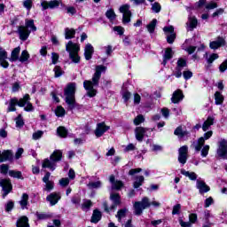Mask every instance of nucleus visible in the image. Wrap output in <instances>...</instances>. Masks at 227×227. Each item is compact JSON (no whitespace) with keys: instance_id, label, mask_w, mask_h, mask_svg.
<instances>
[{"instance_id":"f257e3e1","label":"nucleus","mask_w":227,"mask_h":227,"mask_svg":"<svg viewBox=\"0 0 227 227\" xmlns=\"http://www.w3.org/2000/svg\"><path fill=\"white\" fill-rule=\"evenodd\" d=\"M107 70V67L104 65L96 66L95 73L92 76V81L85 80L83 82V88L86 91L90 90H93L94 86H98V82H100V77H102V74Z\"/></svg>"},{"instance_id":"f03ea898","label":"nucleus","mask_w":227,"mask_h":227,"mask_svg":"<svg viewBox=\"0 0 227 227\" xmlns=\"http://www.w3.org/2000/svg\"><path fill=\"white\" fill-rule=\"evenodd\" d=\"M76 83L75 82H69L64 89V95L66 97L65 102L69 106L70 109H75V91Z\"/></svg>"},{"instance_id":"7ed1b4c3","label":"nucleus","mask_w":227,"mask_h":227,"mask_svg":"<svg viewBox=\"0 0 227 227\" xmlns=\"http://www.w3.org/2000/svg\"><path fill=\"white\" fill-rule=\"evenodd\" d=\"M29 101H31V96H29V94H25L23 98L20 99L17 97L11 98L9 100L7 113H15V111H17V106L19 107H26Z\"/></svg>"},{"instance_id":"20e7f679","label":"nucleus","mask_w":227,"mask_h":227,"mask_svg":"<svg viewBox=\"0 0 227 227\" xmlns=\"http://www.w3.org/2000/svg\"><path fill=\"white\" fill-rule=\"evenodd\" d=\"M67 52L69 53V59L72 63L79 64L81 63V56H79V51H81V46L74 42L69 41L66 46Z\"/></svg>"},{"instance_id":"39448f33","label":"nucleus","mask_w":227,"mask_h":227,"mask_svg":"<svg viewBox=\"0 0 227 227\" xmlns=\"http://www.w3.org/2000/svg\"><path fill=\"white\" fill-rule=\"evenodd\" d=\"M110 200L113 201L110 207L107 201L103 202V208L106 214H109L111 210H114L119 205H121V196H120V193H111Z\"/></svg>"},{"instance_id":"423d86ee","label":"nucleus","mask_w":227,"mask_h":227,"mask_svg":"<svg viewBox=\"0 0 227 227\" xmlns=\"http://www.w3.org/2000/svg\"><path fill=\"white\" fill-rule=\"evenodd\" d=\"M0 187H2L3 194L2 198L4 200L12 191H13V184H12V179L4 178L0 180Z\"/></svg>"},{"instance_id":"0eeeda50","label":"nucleus","mask_w":227,"mask_h":227,"mask_svg":"<svg viewBox=\"0 0 227 227\" xmlns=\"http://www.w3.org/2000/svg\"><path fill=\"white\" fill-rule=\"evenodd\" d=\"M189 157V146L183 145L178 149V158L177 160L182 166L187 164V159Z\"/></svg>"},{"instance_id":"6e6552de","label":"nucleus","mask_w":227,"mask_h":227,"mask_svg":"<svg viewBox=\"0 0 227 227\" xmlns=\"http://www.w3.org/2000/svg\"><path fill=\"white\" fill-rule=\"evenodd\" d=\"M51 172H46L44 176L43 177V182L45 184L43 191L45 192H51L54 189V181H50Z\"/></svg>"},{"instance_id":"1a4fd4ad","label":"nucleus","mask_w":227,"mask_h":227,"mask_svg":"<svg viewBox=\"0 0 227 227\" xmlns=\"http://www.w3.org/2000/svg\"><path fill=\"white\" fill-rule=\"evenodd\" d=\"M13 151L7 149L0 151V164L3 162H13Z\"/></svg>"},{"instance_id":"9d476101","label":"nucleus","mask_w":227,"mask_h":227,"mask_svg":"<svg viewBox=\"0 0 227 227\" xmlns=\"http://www.w3.org/2000/svg\"><path fill=\"white\" fill-rule=\"evenodd\" d=\"M110 127L106 125V122H99L97 124V128L94 131V134L96 136V137H102V136H104V134H106V132H107V130H109Z\"/></svg>"},{"instance_id":"9b49d317","label":"nucleus","mask_w":227,"mask_h":227,"mask_svg":"<svg viewBox=\"0 0 227 227\" xmlns=\"http://www.w3.org/2000/svg\"><path fill=\"white\" fill-rule=\"evenodd\" d=\"M18 34L20 40H21V42H26V40H27L31 35V30H29V28H26V27L23 25L18 26Z\"/></svg>"},{"instance_id":"f8f14e48","label":"nucleus","mask_w":227,"mask_h":227,"mask_svg":"<svg viewBox=\"0 0 227 227\" xmlns=\"http://www.w3.org/2000/svg\"><path fill=\"white\" fill-rule=\"evenodd\" d=\"M61 200V192H51L46 197V201H49L51 207L58 205V202Z\"/></svg>"},{"instance_id":"ddd939ff","label":"nucleus","mask_w":227,"mask_h":227,"mask_svg":"<svg viewBox=\"0 0 227 227\" xmlns=\"http://www.w3.org/2000/svg\"><path fill=\"white\" fill-rule=\"evenodd\" d=\"M147 131H148V128L137 127L135 129V136H136L137 141H138L139 143H143V140L145 139V136Z\"/></svg>"},{"instance_id":"4468645a","label":"nucleus","mask_w":227,"mask_h":227,"mask_svg":"<svg viewBox=\"0 0 227 227\" xmlns=\"http://www.w3.org/2000/svg\"><path fill=\"white\" fill-rule=\"evenodd\" d=\"M217 155L223 160H227V142L226 140H223L220 143L219 149L217 150Z\"/></svg>"},{"instance_id":"2eb2a0df","label":"nucleus","mask_w":227,"mask_h":227,"mask_svg":"<svg viewBox=\"0 0 227 227\" xmlns=\"http://www.w3.org/2000/svg\"><path fill=\"white\" fill-rule=\"evenodd\" d=\"M41 6L43 7V10H54V8L59 7V1L58 0H52V1H43L41 3Z\"/></svg>"},{"instance_id":"dca6fc26","label":"nucleus","mask_w":227,"mask_h":227,"mask_svg":"<svg viewBox=\"0 0 227 227\" xmlns=\"http://www.w3.org/2000/svg\"><path fill=\"white\" fill-rule=\"evenodd\" d=\"M184 91L182 90L177 89L176 91H174L172 98H171V102L172 104H179L180 101L184 100Z\"/></svg>"},{"instance_id":"f3484780","label":"nucleus","mask_w":227,"mask_h":227,"mask_svg":"<svg viewBox=\"0 0 227 227\" xmlns=\"http://www.w3.org/2000/svg\"><path fill=\"white\" fill-rule=\"evenodd\" d=\"M197 189H199L200 194H205L206 192H209L210 186L203 180H197Z\"/></svg>"},{"instance_id":"a211bd4d","label":"nucleus","mask_w":227,"mask_h":227,"mask_svg":"<svg viewBox=\"0 0 227 227\" xmlns=\"http://www.w3.org/2000/svg\"><path fill=\"white\" fill-rule=\"evenodd\" d=\"M94 52H95V48H93V45H91V43H87L84 49V58L86 61H90V59L93 58Z\"/></svg>"},{"instance_id":"6ab92c4d","label":"nucleus","mask_w":227,"mask_h":227,"mask_svg":"<svg viewBox=\"0 0 227 227\" xmlns=\"http://www.w3.org/2000/svg\"><path fill=\"white\" fill-rule=\"evenodd\" d=\"M100 221H102V211L98 208H96L93 210L90 223H92L93 224H98V223H100Z\"/></svg>"},{"instance_id":"aec40b11","label":"nucleus","mask_w":227,"mask_h":227,"mask_svg":"<svg viewBox=\"0 0 227 227\" xmlns=\"http://www.w3.org/2000/svg\"><path fill=\"white\" fill-rule=\"evenodd\" d=\"M20 56V46L14 48L11 52V58H9V61L11 63H15V61H19Z\"/></svg>"},{"instance_id":"412c9836","label":"nucleus","mask_w":227,"mask_h":227,"mask_svg":"<svg viewBox=\"0 0 227 227\" xmlns=\"http://www.w3.org/2000/svg\"><path fill=\"white\" fill-rule=\"evenodd\" d=\"M42 168L43 169H50L51 171H54L56 169V163L51 160H49V158H46L43 160L42 163Z\"/></svg>"},{"instance_id":"4be33fe9","label":"nucleus","mask_w":227,"mask_h":227,"mask_svg":"<svg viewBox=\"0 0 227 227\" xmlns=\"http://www.w3.org/2000/svg\"><path fill=\"white\" fill-rule=\"evenodd\" d=\"M63 159V153L59 150H55L50 156V160H52L56 164V162H59Z\"/></svg>"},{"instance_id":"5701e85b","label":"nucleus","mask_w":227,"mask_h":227,"mask_svg":"<svg viewBox=\"0 0 227 227\" xmlns=\"http://www.w3.org/2000/svg\"><path fill=\"white\" fill-rule=\"evenodd\" d=\"M16 227H30L29 218L26 215L20 216L16 222Z\"/></svg>"},{"instance_id":"b1692460","label":"nucleus","mask_w":227,"mask_h":227,"mask_svg":"<svg viewBox=\"0 0 227 227\" xmlns=\"http://www.w3.org/2000/svg\"><path fill=\"white\" fill-rule=\"evenodd\" d=\"M212 125H214V117L208 116L207 119L203 122V125H202L203 132H207V130H208V129H210Z\"/></svg>"},{"instance_id":"393cba45","label":"nucleus","mask_w":227,"mask_h":227,"mask_svg":"<svg viewBox=\"0 0 227 227\" xmlns=\"http://www.w3.org/2000/svg\"><path fill=\"white\" fill-rule=\"evenodd\" d=\"M57 134L59 137L66 138L68 137V129L65 126H59L57 129Z\"/></svg>"},{"instance_id":"a878e982","label":"nucleus","mask_w":227,"mask_h":227,"mask_svg":"<svg viewBox=\"0 0 227 227\" xmlns=\"http://www.w3.org/2000/svg\"><path fill=\"white\" fill-rule=\"evenodd\" d=\"M65 38L66 40H72V38H75V29L66 27Z\"/></svg>"},{"instance_id":"bb28decb","label":"nucleus","mask_w":227,"mask_h":227,"mask_svg":"<svg viewBox=\"0 0 227 227\" xmlns=\"http://www.w3.org/2000/svg\"><path fill=\"white\" fill-rule=\"evenodd\" d=\"M24 27L26 29H31V31H36V26H35V20H29L26 19L25 20V26Z\"/></svg>"},{"instance_id":"cd10ccee","label":"nucleus","mask_w":227,"mask_h":227,"mask_svg":"<svg viewBox=\"0 0 227 227\" xmlns=\"http://www.w3.org/2000/svg\"><path fill=\"white\" fill-rule=\"evenodd\" d=\"M223 102H224V96L219 91L215 93V106H222Z\"/></svg>"},{"instance_id":"c85d7f7f","label":"nucleus","mask_w":227,"mask_h":227,"mask_svg":"<svg viewBox=\"0 0 227 227\" xmlns=\"http://www.w3.org/2000/svg\"><path fill=\"white\" fill-rule=\"evenodd\" d=\"M134 209H135V215H141L143 214V210H145V208L143 207V205L141 204V201L135 202Z\"/></svg>"},{"instance_id":"c756f323","label":"nucleus","mask_w":227,"mask_h":227,"mask_svg":"<svg viewBox=\"0 0 227 227\" xmlns=\"http://www.w3.org/2000/svg\"><path fill=\"white\" fill-rule=\"evenodd\" d=\"M28 201H29V195L27 193H23L21 197V200L20 201L22 210H24V208L27 207Z\"/></svg>"},{"instance_id":"7c9ffc66","label":"nucleus","mask_w":227,"mask_h":227,"mask_svg":"<svg viewBox=\"0 0 227 227\" xmlns=\"http://www.w3.org/2000/svg\"><path fill=\"white\" fill-rule=\"evenodd\" d=\"M29 58H31L29 52L27 51V50H24L21 51L19 61H20V63H26V61L29 60Z\"/></svg>"},{"instance_id":"2f4dec72","label":"nucleus","mask_w":227,"mask_h":227,"mask_svg":"<svg viewBox=\"0 0 227 227\" xmlns=\"http://www.w3.org/2000/svg\"><path fill=\"white\" fill-rule=\"evenodd\" d=\"M147 31L151 34L155 33V27H157V19H153L147 26Z\"/></svg>"},{"instance_id":"473e14b6","label":"nucleus","mask_w":227,"mask_h":227,"mask_svg":"<svg viewBox=\"0 0 227 227\" xmlns=\"http://www.w3.org/2000/svg\"><path fill=\"white\" fill-rule=\"evenodd\" d=\"M9 176H12V178H18L19 180H24L21 171L9 170Z\"/></svg>"},{"instance_id":"72a5a7b5","label":"nucleus","mask_w":227,"mask_h":227,"mask_svg":"<svg viewBox=\"0 0 227 227\" xmlns=\"http://www.w3.org/2000/svg\"><path fill=\"white\" fill-rule=\"evenodd\" d=\"M66 114L67 111L61 106H57V108L55 109V114L58 118H63V116H65Z\"/></svg>"},{"instance_id":"f704fd0d","label":"nucleus","mask_w":227,"mask_h":227,"mask_svg":"<svg viewBox=\"0 0 227 227\" xmlns=\"http://www.w3.org/2000/svg\"><path fill=\"white\" fill-rule=\"evenodd\" d=\"M205 138L203 137H200L197 140V145L195 146L196 152H201V148L205 146Z\"/></svg>"},{"instance_id":"c9c22d12","label":"nucleus","mask_w":227,"mask_h":227,"mask_svg":"<svg viewBox=\"0 0 227 227\" xmlns=\"http://www.w3.org/2000/svg\"><path fill=\"white\" fill-rule=\"evenodd\" d=\"M189 27L191 29V31H192V29H196V27H198V19L196 17H192L189 18Z\"/></svg>"},{"instance_id":"e433bc0d","label":"nucleus","mask_w":227,"mask_h":227,"mask_svg":"<svg viewBox=\"0 0 227 227\" xmlns=\"http://www.w3.org/2000/svg\"><path fill=\"white\" fill-rule=\"evenodd\" d=\"M186 67H187V59L184 58H179L176 67L181 68L182 70H184V68H185Z\"/></svg>"},{"instance_id":"4c0bfd02","label":"nucleus","mask_w":227,"mask_h":227,"mask_svg":"<svg viewBox=\"0 0 227 227\" xmlns=\"http://www.w3.org/2000/svg\"><path fill=\"white\" fill-rule=\"evenodd\" d=\"M175 136H178L179 137H185L187 136V131H184L182 129V126H178L175 131H174Z\"/></svg>"},{"instance_id":"58836bf2","label":"nucleus","mask_w":227,"mask_h":227,"mask_svg":"<svg viewBox=\"0 0 227 227\" xmlns=\"http://www.w3.org/2000/svg\"><path fill=\"white\" fill-rule=\"evenodd\" d=\"M106 19H109L110 20H116V12H114V9H109L106 12Z\"/></svg>"},{"instance_id":"ea45409f","label":"nucleus","mask_w":227,"mask_h":227,"mask_svg":"<svg viewBox=\"0 0 227 227\" xmlns=\"http://www.w3.org/2000/svg\"><path fill=\"white\" fill-rule=\"evenodd\" d=\"M53 72H54V77L56 79H58V77H61V75H63V74H65V71H63V69H61V67L59 66H55L53 68Z\"/></svg>"},{"instance_id":"a19ab883","label":"nucleus","mask_w":227,"mask_h":227,"mask_svg":"<svg viewBox=\"0 0 227 227\" xmlns=\"http://www.w3.org/2000/svg\"><path fill=\"white\" fill-rule=\"evenodd\" d=\"M165 59H171L173 58V49L171 47H168L165 49V53L163 55Z\"/></svg>"},{"instance_id":"79ce46f5","label":"nucleus","mask_w":227,"mask_h":227,"mask_svg":"<svg viewBox=\"0 0 227 227\" xmlns=\"http://www.w3.org/2000/svg\"><path fill=\"white\" fill-rule=\"evenodd\" d=\"M130 17H132V12H128L122 15V24H129L130 22Z\"/></svg>"},{"instance_id":"37998d69","label":"nucleus","mask_w":227,"mask_h":227,"mask_svg":"<svg viewBox=\"0 0 227 227\" xmlns=\"http://www.w3.org/2000/svg\"><path fill=\"white\" fill-rule=\"evenodd\" d=\"M145 122V116L143 114H138L133 121L134 125H141Z\"/></svg>"},{"instance_id":"c03bdc74","label":"nucleus","mask_w":227,"mask_h":227,"mask_svg":"<svg viewBox=\"0 0 227 227\" xmlns=\"http://www.w3.org/2000/svg\"><path fill=\"white\" fill-rule=\"evenodd\" d=\"M10 165L8 164H2L0 165V173L2 175H8V173L10 174Z\"/></svg>"},{"instance_id":"a18cd8bd","label":"nucleus","mask_w":227,"mask_h":227,"mask_svg":"<svg viewBox=\"0 0 227 227\" xmlns=\"http://www.w3.org/2000/svg\"><path fill=\"white\" fill-rule=\"evenodd\" d=\"M16 127L21 129V127H24V119H22V114H18L16 117Z\"/></svg>"},{"instance_id":"49530a36","label":"nucleus","mask_w":227,"mask_h":227,"mask_svg":"<svg viewBox=\"0 0 227 227\" xmlns=\"http://www.w3.org/2000/svg\"><path fill=\"white\" fill-rule=\"evenodd\" d=\"M35 215L38 221H45V219H49V217H51V215L45 213H40V212H36Z\"/></svg>"},{"instance_id":"de8ad7c7","label":"nucleus","mask_w":227,"mask_h":227,"mask_svg":"<svg viewBox=\"0 0 227 227\" xmlns=\"http://www.w3.org/2000/svg\"><path fill=\"white\" fill-rule=\"evenodd\" d=\"M3 59H9L8 51H6V50H4V48L0 47V61Z\"/></svg>"},{"instance_id":"09e8293b","label":"nucleus","mask_w":227,"mask_h":227,"mask_svg":"<svg viewBox=\"0 0 227 227\" xmlns=\"http://www.w3.org/2000/svg\"><path fill=\"white\" fill-rule=\"evenodd\" d=\"M127 215V208L119 209L116 215L118 219H123Z\"/></svg>"},{"instance_id":"8fccbe9b","label":"nucleus","mask_w":227,"mask_h":227,"mask_svg":"<svg viewBox=\"0 0 227 227\" xmlns=\"http://www.w3.org/2000/svg\"><path fill=\"white\" fill-rule=\"evenodd\" d=\"M197 221H198V215L196 213H192L189 215L190 224H196Z\"/></svg>"},{"instance_id":"3c124183","label":"nucleus","mask_w":227,"mask_h":227,"mask_svg":"<svg viewBox=\"0 0 227 227\" xmlns=\"http://www.w3.org/2000/svg\"><path fill=\"white\" fill-rule=\"evenodd\" d=\"M180 210H182V205H175L172 209V215H178L180 214Z\"/></svg>"},{"instance_id":"603ef678","label":"nucleus","mask_w":227,"mask_h":227,"mask_svg":"<svg viewBox=\"0 0 227 227\" xmlns=\"http://www.w3.org/2000/svg\"><path fill=\"white\" fill-rule=\"evenodd\" d=\"M160 10H162V6L159 2H155L152 6V11L155 12V13H160Z\"/></svg>"},{"instance_id":"864d4df0","label":"nucleus","mask_w":227,"mask_h":227,"mask_svg":"<svg viewBox=\"0 0 227 227\" xmlns=\"http://www.w3.org/2000/svg\"><path fill=\"white\" fill-rule=\"evenodd\" d=\"M89 187H91V189H100V187H102V182L100 181L90 182Z\"/></svg>"},{"instance_id":"5fc2aeb1","label":"nucleus","mask_w":227,"mask_h":227,"mask_svg":"<svg viewBox=\"0 0 227 227\" xmlns=\"http://www.w3.org/2000/svg\"><path fill=\"white\" fill-rule=\"evenodd\" d=\"M215 59H219V54L217 53H212L209 58L207 59L208 65H212Z\"/></svg>"},{"instance_id":"6e6d98bb","label":"nucleus","mask_w":227,"mask_h":227,"mask_svg":"<svg viewBox=\"0 0 227 227\" xmlns=\"http://www.w3.org/2000/svg\"><path fill=\"white\" fill-rule=\"evenodd\" d=\"M119 12H121V13H129V12H130V5H129V4H123V5H121L120 8H119Z\"/></svg>"},{"instance_id":"4d7b16f0","label":"nucleus","mask_w":227,"mask_h":227,"mask_svg":"<svg viewBox=\"0 0 227 227\" xmlns=\"http://www.w3.org/2000/svg\"><path fill=\"white\" fill-rule=\"evenodd\" d=\"M14 207H15V202H13L12 200H9L7 202V205H5V212H12Z\"/></svg>"},{"instance_id":"13d9d810","label":"nucleus","mask_w":227,"mask_h":227,"mask_svg":"<svg viewBox=\"0 0 227 227\" xmlns=\"http://www.w3.org/2000/svg\"><path fill=\"white\" fill-rule=\"evenodd\" d=\"M42 136H43V131L37 130L33 133L32 137L35 141H38V139H40L42 137Z\"/></svg>"},{"instance_id":"bf43d9fd","label":"nucleus","mask_w":227,"mask_h":227,"mask_svg":"<svg viewBox=\"0 0 227 227\" xmlns=\"http://www.w3.org/2000/svg\"><path fill=\"white\" fill-rule=\"evenodd\" d=\"M200 150H201V157H207V155H208V152L210 151V145H206Z\"/></svg>"},{"instance_id":"052dcab7","label":"nucleus","mask_w":227,"mask_h":227,"mask_svg":"<svg viewBox=\"0 0 227 227\" xmlns=\"http://www.w3.org/2000/svg\"><path fill=\"white\" fill-rule=\"evenodd\" d=\"M59 60V54L56 52L51 53V63L52 65H58V61Z\"/></svg>"},{"instance_id":"680f3d73","label":"nucleus","mask_w":227,"mask_h":227,"mask_svg":"<svg viewBox=\"0 0 227 227\" xmlns=\"http://www.w3.org/2000/svg\"><path fill=\"white\" fill-rule=\"evenodd\" d=\"M140 203H141V205H142L144 210H145V208H148V207H150V205H151V204H150V200H148L147 197L143 198V200H142V201H141Z\"/></svg>"},{"instance_id":"e2e57ef3","label":"nucleus","mask_w":227,"mask_h":227,"mask_svg":"<svg viewBox=\"0 0 227 227\" xmlns=\"http://www.w3.org/2000/svg\"><path fill=\"white\" fill-rule=\"evenodd\" d=\"M114 31H116L120 36H122V35L125 33V28L121 26H115L114 27Z\"/></svg>"},{"instance_id":"0e129e2a","label":"nucleus","mask_w":227,"mask_h":227,"mask_svg":"<svg viewBox=\"0 0 227 227\" xmlns=\"http://www.w3.org/2000/svg\"><path fill=\"white\" fill-rule=\"evenodd\" d=\"M20 20V16L17 15L14 16L12 19L10 20L11 26L14 27V26H17L19 24V21Z\"/></svg>"},{"instance_id":"69168bd1","label":"nucleus","mask_w":227,"mask_h":227,"mask_svg":"<svg viewBox=\"0 0 227 227\" xmlns=\"http://www.w3.org/2000/svg\"><path fill=\"white\" fill-rule=\"evenodd\" d=\"M183 77H184V81H189V79H191L192 77V72L189 71V70L184 71Z\"/></svg>"},{"instance_id":"338daca9","label":"nucleus","mask_w":227,"mask_h":227,"mask_svg":"<svg viewBox=\"0 0 227 227\" xmlns=\"http://www.w3.org/2000/svg\"><path fill=\"white\" fill-rule=\"evenodd\" d=\"M178 223L180 224L181 227H191L192 226V224H191L190 222H184L182 217L178 218Z\"/></svg>"},{"instance_id":"774afa93","label":"nucleus","mask_w":227,"mask_h":227,"mask_svg":"<svg viewBox=\"0 0 227 227\" xmlns=\"http://www.w3.org/2000/svg\"><path fill=\"white\" fill-rule=\"evenodd\" d=\"M219 70L221 74H224L227 70V59H225L220 66H219Z\"/></svg>"}]
</instances>
